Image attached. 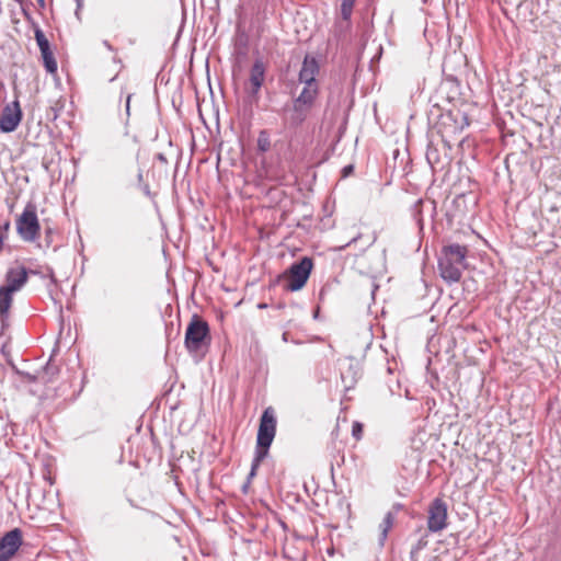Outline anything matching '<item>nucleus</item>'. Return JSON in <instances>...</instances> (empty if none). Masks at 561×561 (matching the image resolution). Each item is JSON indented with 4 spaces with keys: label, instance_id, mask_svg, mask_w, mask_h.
Instances as JSON below:
<instances>
[{
    "label": "nucleus",
    "instance_id": "f3484780",
    "mask_svg": "<svg viewBox=\"0 0 561 561\" xmlns=\"http://www.w3.org/2000/svg\"><path fill=\"white\" fill-rule=\"evenodd\" d=\"M257 149L261 152H266L271 149V139L266 130H261L257 137Z\"/></svg>",
    "mask_w": 561,
    "mask_h": 561
},
{
    "label": "nucleus",
    "instance_id": "f8f14e48",
    "mask_svg": "<svg viewBox=\"0 0 561 561\" xmlns=\"http://www.w3.org/2000/svg\"><path fill=\"white\" fill-rule=\"evenodd\" d=\"M28 272L24 266L10 267L5 273V285L2 287L16 293L26 284Z\"/></svg>",
    "mask_w": 561,
    "mask_h": 561
},
{
    "label": "nucleus",
    "instance_id": "0eeeda50",
    "mask_svg": "<svg viewBox=\"0 0 561 561\" xmlns=\"http://www.w3.org/2000/svg\"><path fill=\"white\" fill-rule=\"evenodd\" d=\"M22 530L14 528L0 538V561H10L22 546Z\"/></svg>",
    "mask_w": 561,
    "mask_h": 561
},
{
    "label": "nucleus",
    "instance_id": "aec40b11",
    "mask_svg": "<svg viewBox=\"0 0 561 561\" xmlns=\"http://www.w3.org/2000/svg\"><path fill=\"white\" fill-rule=\"evenodd\" d=\"M352 435L356 440L362 439L363 437V424L359 422H354L352 425Z\"/></svg>",
    "mask_w": 561,
    "mask_h": 561
},
{
    "label": "nucleus",
    "instance_id": "423d86ee",
    "mask_svg": "<svg viewBox=\"0 0 561 561\" xmlns=\"http://www.w3.org/2000/svg\"><path fill=\"white\" fill-rule=\"evenodd\" d=\"M266 67L262 59H256L251 69L249 80L245 83L244 90L248 96L253 100H259V93L265 81Z\"/></svg>",
    "mask_w": 561,
    "mask_h": 561
},
{
    "label": "nucleus",
    "instance_id": "c85d7f7f",
    "mask_svg": "<svg viewBox=\"0 0 561 561\" xmlns=\"http://www.w3.org/2000/svg\"><path fill=\"white\" fill-rule=\"evenodd\" d=\"M371 243L373 241L367 242L366 248L370 247Z\"/></svg>",
    "mask_w": 561,
    "mask_h": 561
},
{
    "label": "nucleus",
    "instance_id": "393cba45",
    "mask_svg": "<svg viewBox=\"0 0 561 561\" xmlns=\"http://www.w3.org/2000/svg\"><path fill=\"white\" fill-rule=\"evenodd\" d=\"M353 171V167L352 165H347L343 169V172H344V175H347L348 173H351Z\"/></svg>",
    "mask_w": 561,
    "mask_h": 561
},
{
    "label": "nucleus",
    "instance_id": "1a4fd4ad",
    "mask_svg": "<svg viewBox=\"0 0 561 561\" xmlns=\"http://www.w3.org/2000/svg\"><path fill=\"white\" fill-rule=\"evenodd\" d=\"M22 119V111L18 100L8 104L0 116V129L3 133H12L16 129Z\"/></svg>",
    "mask_w": 561,
    "mask_h": 561
},
{
    "label": "nucleus",
    "instance_id": "412c9836",
    "mask_svg": "<svg viewBox=\"0 0 561 561\" xmlns=\"http://www.w3.org/2000/svg\"><path fill=\"white\" fill-rule=\"evenodd\" d=\"M51 234H53V229H51V228H49V227H48V228H46V229H45V236H46V237H45V240H46V244H47V247H49V245H50V243H51Z\"/></svg>",
    "mask_w": 561,
    "mask_h": 561
},
{
    "label": "nucleus",
    "instance_id": "4be33fe9",
    "mask_svg": "<svg viewBox=\"0 0 561 561\" xmlns=\"http://www.w3.org/2000/svg\"><path fill=\"white\" fill-rule=\"evenodd\" d=\"M131 96H133V94H131V93H128V94H127V98H126V113H127V115H129V107H130V100H131Z\"/></svg>",
    "mask_w": 561,
    "mask_h": 561
},
{
    "label": "nucleus",
    "instance_id": "39448f33",
    "mask_svg": "<svg viewBox=\"0 0 561 561\" xmlns=\"http://www.w3.org/2000/svg\"><path fill=\"white\" fill-rule=\"evenodd\" d=\"M311 268L312 261L307 256L302 257L298 263L293 264L286 275V289L290 291L301 289L309 278Z\"/></svg>",
    "mask_w": 561,
    "mask_h": 561
},
{
    "label": "nucleus",
    "instance_id": "b1692460",
    "mask_svg": "<svg viewBox=\"0 0 561 561\" xmlns=\"http://www.w3.org/2000/svg\"><path fill=\"white\" fill-rule=\"evenodd\" d=\"M16 1H18V2L20 3V5H21V10H22L23 15H24L26 19H30V14H28V12H27V11H26V9L23 7V1H22V0H16Z\"/></svg>",
    "mask_w": 561,
    "mask_h": 561
},
{
    "label": "nucleus",
    "instance_id": "5701e85b",
    "mask_svg": "<svg viewBox=\"0 0 561 561\" xmlns=\"http://www.w3.org/2000/svg\"><path fill=\"white\" fill-rule=\"evenodd\" d=\"M360 238H362V236L357 234L356 237L352 238L351 241L348 243H346L345 245H343L341 249H344L345 247L356 243Z\"/></svg>",
    "mask_w": 561,
    "mask_h": 561
},
{
    "label": "nucleus",
    "instance_id": "2eb2a0df",
    "mask_svg": "<svg viewBox=\"0 0 561 561\" xmlns=\"http://www.w3.org/2000/svg\"><path fill=\"white\" fill-rule=\"evenodd\" d=\"M318 95V83L305 84L300 94L294 100L299 104L312 107L313 102Z\"/></svg>",
    "mask_w": 561,
    "mask_h": 561
},
{
    "label": "nucleus",
    "instance_id": "f257e3e1",
    "mask_svg": "<svg viewBox=\"0 0 561 561\" xmlns=\"http://www.w3.org/2000/svg\"><path fill=\"white\" fill-rule=\"evenodd\" d=\"M276 434V416L273 408H266L261 416L257 437H256V448L255 455L252 460L251 471L249 473V479L253 478L256 473L257 468L260 467L263 459L268 454V448L273 443V439Z\"/></svg>",
    "mask_w": 561,
    "mask_h": 561
},
{
    "label": "nucleus",
    "instance_id": "dca6fc26",
    "mask_svg": "<svg viewBox=\"0 0 561 561\" xmlns=\"http://www.w3.org/2000/svg\"><path fill=\"white\" fill-rule=\"evenodd\" d=\"M13 294L14 291L0 287V319L2 322L8 318Z\"/></svg>",
    "mask_w": 561,
    "mask_h": 561
},
{
    "label": "nucleus",
    "instance_id": "bb28decb",
    "mask_svg": "<svg viewBox=\"0 0 561 561\" xmlns=\"http://www.w3.org/2000/svg\"><path fill=\"white\" fill-rule=\"evenodd\" d=\"M138 180H139V181H141V180H142V173H141V172L138 174Z\"/></svg>",
    "mask_w": 561,
    "mask_h": 561
},
{
    "label": "nucleus",
    "instance_id": "a878e982",
    "mask_svg": "<svg viewBox=\"0 0 561 561\" xmlns=\"http://www.w3.org/2000/svg\"><path fill=\"white\" fill-rule=\"evenodd\" d=\"M41 8H45V0H36Z\"/></svg>",
    "mask_w": 561,
    "mask_h": 561
},
{
    "label": "nucleus",
    "instance_id": "ddd939ff",
    "mask_svg": "<svg viewBox=\"0 0 561 561\" xmlns=\"http://www.w3.org/2000/svg\"><path fill=\"white\" fill-rule=\"evenodd\" d=\"M319 72V65L314 57L306 56L299 71V81L304 84L317 83L316 76Z\"/></svg>",
    "mask_w": 561,
    "mask_h": 561
},
{
    "label": "nucleus",
    "instance_id": "4468645a",
    "mask_svg": "<svg viewBox=\"0 0 561 561\" xmlns=\"http://www.w3.org/2000/svg\"><path fill=\"white\" fill-rule=\"evenodd\" d=\"M401 508V505L400 504H397L392 507L391 511H389L382 522L380 523L379 525V545L380 546H383L386 539H387V536H388V533L389 530L393 527V524H394V520H396V516H397V513L400 511Z\"/></svg>",
    "mask_w": 561,
    "mask_h": 561
},
{
    "label": "nucleus",
    "instance_id": "cd10ccee",
    "mask_svg": "<svg viewBox=\"0 0 561 561\" xmlns=\"http://www.w3.org/2000/svg\"><path fill=\"white\" fill-rule=\"evenodd\" d=\"M421 204H422V201H419V202L415 204V207H419Z\"/></svg>",
    "mask_w": 561,
    "mask_h": 561
},
{
    "label": "nucleus",
    "instance_id": "9d476101",
    "mask_svg": "<svg viewBox=\"0 0 561 561\" xmlns=\"http://www.w3.org/2000/svg\"><path fill=\"white\" fill-rule=\"evenodd\" d=\"M34 35H35L37 46L41 50V55H42V59H43L45 69L49 73H55L57 71V61H56L54 54L50 49L48 39L46 38L44 32L41 30L39 26H35Z\"/></svg>",
    "mask_w": 561,
    "mask_h": 561
},
{
    "label": "nucleus",
    "instance_id": "a211bd4d",
    "mask_svg": "<svg viewBox=\"0 0 561 561\" xmlns=\"http://www.w3.org/2000/svg\"><path fill=\"white\" fill-rule=\"evenodd\" d=\"M355 0H342L341 3V15L343 20L348 21L351 19Z\"/></svg>",
    "mask_w": 561,
    "mask_h": 561
},
{
    "label": "nucleus",
    "instance_id": "7ed1b4c3",
    "mask_svg": "<svg viewBox=\"0 0 561 561\" xmlns=\"http://www.w3.org/2000/svg\"><path fill=\"white\" fill-rule=\"evenodd\" d=\"M209 342L208 323L198 316H193L185 332V347L191 354H199L207 348Z\"/></svg>",
    "mask_w": 561,
    "mask_h": 561
},
{
    "label": "nucleus",
    "instance_id": "6ab92c4d",
    "mask_svg": "<svg viewBox=\"0 0 561 561\" xmlns=\"http://www.w3.org/2000/svg\"><path fill=\"white\" fill-rule=\"evenodd\" d=\"M10 228H11V222L9 220L4 221L0 226V252L2 251L4 241L8 239Z\"/></svg>",
    "mask_w": 561,
    "mask_h": 561
},
{
    "label": "nucleus",
    "instance_id": "f03ea898",
    "mask_svg": "<svg viewBox=\"0 0 561 561\" xmlns=\"http://www.w3.org/2000/svg\"><path fill=\"white\" fill-rule=\"evenodd\" d=\"M468 250L465 245L450 244L443 249V255L438 261L442 277L448 283H457L461 278L466 267L465 260Z\"/></svg>",
    "mask_w": 561,
    "mask_h": 561
},
{
    "label": "nucleus",
    "instance_id": "9b49d317",
    "mask_svg": "<svg viewBox=\"0 0 561 561\" xmlns=\"http://www.w3.org/2000/svg\"><path fill=\"white\" fill-rule=\"evenodd\" d=\"M311 107L299 104L296 101H293L291 105H286L283 108L284 112V122L289 127L296 128L300 126L310 113Z\"/></svg>",
    "mask_w": 561,
    "mask_h": 561
},
{
    "label": "nucleus",
    "instance_id": "20e7f679",
    "mask_svg": "<svg viewBox=\"0 0 561 561\" xmlns=\"http://www.w3.org/2000/svg\"><path fill=\"white\" fill-rule=\"evenodd\" d=\"M16 232L25 242H34L39 237L41 225L36 213V205L28 202L22 214L18 217Z\"/></svg>",
    "mask_w": 561,
    "mask_h": 561
},
{
    "label": "nucleus",
    "instance_id": "6e6552de",
    "mask_svg": "<svg viewBox=\"0 0 561 561\" xmlns=\"http://www.w3.org/2000/svg\"><path fill=\"white\" fill-rule=\"evenodd\" d=\"M447 504L435 499L428 508L427 527L431 533H438L447 526Z\"/></svg>",
    "mask_w": 561,
    "mask_h": 561
}]
</instances>
